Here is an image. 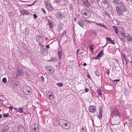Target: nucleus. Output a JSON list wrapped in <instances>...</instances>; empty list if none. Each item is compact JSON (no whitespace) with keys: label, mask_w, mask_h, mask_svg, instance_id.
I'll list each match as a JSON object with an SVG mask.
<instances>
[{"label":"nucleus","mask_w":132,"mask_h":132,"mask_svg":"<svg viewBox=\"0 0 132 132\" xmlns=\"http://www.w3.org/2000/svg\"><path fill=\"white\" fill-rule=\"evenodd\" d=\"M60 124L63 128L68 129L70 128V125L68 122L66 120L63 119L60 120Z\"/></svg>","instance_id":"nucleus-1"},{"label":"nucleus","mask_w":132,"mask_h":132,"mask_svg":"<svg viewBox=\"0 0 132 132\" xmlns=\"http://www.w3.org/2000/svg\"><path fill=\"white\" fill-rule=\"evenodd\" d=\"M82 17L84 18L88 19L91 15V12L88 10H82L81 11Z\"/></svg>","instance_id":"nucleus-2"},{"label":"nucleus","mask_w":132,"mask_h":132,"mask_svg":"<svg viewBox=\"0 0 132 132\" xmlns=\"http://www.w3.org/2000/svg\"><path fill=\"white\" fill-rule=\"evenodd\" d=\"M111 116L113 118L116 117L117 116L120 117V113L117 109L115 107L113 109L111 112Z\"/></svg>","instance_id":"nucleus-3"},{"label":"nucleus","mask_w":132,"mask_h":132,"mask_svg":"<svg viewBox=\"0 0 132 132\" xmlns=\"http://www.w3.org/2000/svg\"><path fill=\"white\" fill-rule=\"evenodd\" d=\"M23 92L27 95H30L31 93V89L28 86H24L23 89Z\"/></svg>","instance_id":"nucleus-4"},{"label":"nucleus","mask_w":132,"mask_h":132,"mask_svg":"<svg viewBox=\"0 0 132 132\" xmlns=\"http://www.w3.org/2000/svg\"><path fill=\"white\" fill-rule=\"evenodd\" d=\"M31 128L32 132H39V126L37 124H33L31 126Z\"/></svg>","instance_id":"nucleus-5"},{"label":"nucleus","mask_w":132,"mask_h":132,"mask_svg":"<svg viewBox=\"0 0 132 132\" xmlns=\"http://www.w3.org/2000/svg\"><path fill=\"white\" fill-rule=\"evenodd\" d=\"M119 5L120 8L123 12H126L127 11V9L126 7L125 4L122 2L120 1L119 3Z\"/></svg>","instance_id":"nucleus-6"},{"label":"nucleus","mask_w":132,"mask_h":132,"mask_svg":"<svg viewBox=\"0 0 132 132\" xmlns=\"http://www.w3.org/2000/svg\"><path fill=\"white\" fill-rule=\"evenodd\" d=\"M46 70L49 72V73L51 75H53L55 70L51 66H47L46 67Z\"/></svg>","instance_id":"nucleus-7"},{"label":"nucleus","mask_w":132,"mask_h":132,"mask_svg":"<svg viewBox=\"0 0 132 132\" xmlns=\"http://www.w3.org/2000/svg\"><path fill=\"white\" fill-rule=\"evenodd\" d=\"M45 6L47 9L51 11H52L53 9V7L52 6L49 1H47L45 2Z\"/></svg>","instance_id":"nucleus-8"},{"label":"nucleus","mask_w":132,"mask_h":132,"mask_svg":"<svg viewBox=\"0 0 132 132\" xmlns=\"http://www.w3.org/2000/svg\"><path fill=\"white\" fill-rule=\"evenodd\" d=\"M96 107L94 105H90L89 107V111L90 112L94 113L96 111Z\"/></svg>","instance_id":"nucleus-9"},{"label":"nucleus","mask_w":132,"mask_h":132,"mask_svg":"<svg viewBox=\"0 0 132 132\" xmlns=\"http://www.w3.org/2000/svg\"><path fill=\"white\" fill-rule=\"evenodd\" d=\"M116 11L117 13L120 15H122L123 14L122 11L120 8V7L117 6L116 7Z\"/></svg>","instance_id":"nucleus-10"},{"label":"nucleus","mask_w":132,"mask_h":132,"mask_svg":"<svg viewBox=\"0 0 132 132\" xmlns=\"http://www.w3.org/2000/svg\"><path fill=\"white\" fill-rule=\"evenodd\" d=\"M18 132H25V130L23 126L22 125H19L18 128Z\"/></svg>","instance_id":"nucleus-11"},{"label":"nucleus","mask_w":132,"mask_h":132,"mask_svg":"<svg viewBox=\"0 0 132 132\" xmlns=\"http://www.w3.org/2000/svg\"><path fill=\"white\" fill-rule=\"evenodd\" d=\"M20 12L21 14L23 15H28L29 14V13L28 12V11H27L25 9L20 10Z\"/></svg>","instance_id":"nucleus-12"},{"label":"nucleus","mask_w":132,"mask_h":132,"mask_svg":"<svg viewBox=\"0 0 132 132\" xmlns=\"http://www.w3.org/2000/svg\"><path fill=\"white\" fill-rule=\"evenodd\" d=\"M22 72L20 69H18L17 70V71L16 73V77H18L19 76H22Z\"/></svg>","instance_id":"nucleus-13"},{"label":"nucleus","mask_w":132,"mask_h":132,"mask_svg":"<svg viewBox=\"0 0 132 132\" xmlns=\"http://www.w3.org/2000/svg\"><path fill=\"white\" fill-rule=\"evenodd\" d=\"M9 127L7 125H5L3 128L2 129L1 132H7V130L9 129Z\"/></svg>","instance_id":"nucleus-14"},{"label":"nucleus","mask_w":132,"mask_h":132,"mask_svg":"<svg viewBox=\"0 0 132 132\" xmlns=\"http://www.w3.org/2000/svg\"><path fill=\"white\" fill-rule=\"evenodd\" d=\"M103 54V52L102 51H101L98 54L95 59H100Z\"/></svg>","instance_id":"nucleus-15"},{"label":"nucleus","mask_w":132,"mask_h":132,"mask_svg":"<svg viewBox=\"0 0 132 132\" xmlns=\"http://www.w3.org/2000/svg\"><path fill=\"white\" fill-rule=\"evenodd\" d=\"M102 110L101 108H100L99 111V114L97 117L99 119H101L102 117Z\"/></svg>","instance_id":"nucleus-16"},{"label":"nucleus","mask_w":132,"mask_h":132,"mask_svg":"<svg viewBox=\"0 0 132 132\" xmlns=\"http://www.w3.org/2000/svg\"><path fill=\"white\" fill-rule=\"evenodd\" d=\"M46 96L47 98L52 100L53 98V96L52 93L50 94L48 93L46 95Z\"/></svg>","instance_id":"nucleus-17"},{"label":"nucleus","mask_w":132,"mask_h":132,"mask_svg":"<svg viewBox=\"0 0 132 132\" xmlns=\"http://www.w3.org/2000/svg\"><path fill=\"white\" fill-rule=\"evenodd\" d=\"M84 5L88 7H89L90 6V3L87 0H85L84 2L83 3Z\"/></svg>","instance_id":"nucleus-18"},{"label":"nucleus","mask_w":132,"mask_h":132,"mask_svg":"<svg viewBox=\"0 0 132 132\" xmlns=\"http://www.w3.org/2000/svg\"><path fill=\"white\" fill-rule=\"evenodd\" d=\"M79 24L82 27H83L84 26V24L83 21L82 20H80L78 21Z\"/></svg>","instance_id":"nucleus-19"},{"label":"nucleus","mask_w":132,"mask_h":132,"mask_svg":"<svg viewBox=\"0 0 132 132\" xmlns=\"http://www.w3.org/2000/svg\"><path fill=\"white\" fill-rule=\"evenodd\" d=\"M37 41L38 42H42L43 41L42 38L41 36H38L36 39Z\"/></svg>","instance_id":"nucleus-20"},{"label":"nucleus","mask_w":132,"mask_h":132,"mask_svg":"<svg viewBox=\"0 0 132 132\" xmlns=\"http://www.w3.org/2000/svg\"><path fill=\"white\" fill-rule=\"evenodd\" d=\"M94 45L93 44H91L89 46V47L91 51L92 52H93V49L94 48Z\"/></svg>","instance_id":"nucleus-21"},{"label":"nucleus","mask_w":132,"mask_h":132,"mask_svg":"<svg viewBox=\"0 0 132 132\" xmlns=\"http://www.w3.org/2000/svg\"><path fill=\"white\" fill-rule=\"evenodd\" d=\"M127 40L128 41L132 42V37L130 35H128L127 37Z\"/></svg>","instance_id":"nucleus-22"},{"label":"nucleus","mask_w":132,"mask_h":132,"mask_svg":"<svg viewBox=\"0 0 132 132\" xmlns=\"http://www.w3.org/2000/svg\"><path fill=\"white\" fill-rule=\"evenodd\" d=\"M94 22L95 24L97 26H99L100 27H103L104 28H106V26L105 25L101 23H97V22Z\"/></svg>","instance_id":"nucleus-23"},{"label":"nucleus","mask_w":132,"mask_h":132,"mask_svg":"<svg viewBox=\"0 0 132 132\" xmlns=\"http://www.w3.org/2000/svg\"><path fill=\"white\" fill-rule=\"evenodd\" d=\"M106 40L110 42L111 44H114L115 42H113V41L109 37H107L106 38Z\"/></svg>","instance_id":"nucleus-24"},{"label":"nucleus","mask_w":132,"mask_h":132,"mask_svg":"<svg viewBox=\"0 0 132 132\" xmlns=\"http://www.w3.org/2000/svg\"><path fill=\"white\" fill-rule=\"evenodd\" d=\"M112 27L114 29L116 33L117 34H118V27L116 26H113Z\"/></svg>","instance_id":"nucleus-25"},{"label":"nucleus","mask_w":132,"mask_h":132,"mask_svg":"<svg viewBox=\"0 0 132 132\" xmlns=\"http://www.w3.org/2000/svg\"><path fill=\"white\" fill-rule=\"evenodd\" d=\"M59 58L60 59H61V57L63 55V53L62 51H59L58 52Z\"/></svg>","instance_id":"nucleus-26"},{"label":"nucleus","mask_w":132,"mask_h":132,"mask_svg":"<svg viewBox=\"0 0 132 132\" xmlns=\"http://www.w3.org/2000/svg\"><path fill=\"white\" fill-rule=\"evenodd\" d=\"M23 109L22 107L19 108L18 109V111L20 113H23L24 112Z\"/></svg>","instance_id":"nucleus-27"},{"label":"nucleus","mask_w":132,"mask_h":132,"mask_svg":"<svg viewBox=\"0 0 132 132\" xmlns=\"http://www.w3.org/2000/svg\"><path fill=\"white\" fill-rule=\"evenodd\" d=\"M120 34L122 36V37L124 38L125 39L126 38L125 33L123 31H121L120 32Z\"/></svg>","instance_id":"nucleus-28"},{"label":"nucleus","mask_w":132,"mask_h":132,"mask_svg":"<svg viewBox=\"0 0 132 132\" xmlns=\"http://www.w3.org/2000/svg\"><path fill=\"white\" fill-rule=\"evenodd\" d=\"M96 92H97L99 95H102V93L101 91L99 89H98L96 91Z\"/></svg>","instance_id":"nucleus-29"},{"label":"nucleus","mask_w":132,"mask_h":132,"mask_svg":"<svg viewBox=\"0 0 132 132\" xmlns=\"http://www.w3.org/2000/svg\"><path fill=\"white\" fill-rule=\"evenodd\" d=\"M110 6V4L109 3H107L106 4L104 5L103 6L106 9L108 8Z\"/></svg>","instance_id":"nucleus-30"},{"label":"nucleus","mask_w":132,"mask_h":132,"mask_svg":"<svg viewBox=\"0 0 132 132\" xmlns=\"http://www.w3.org/2000/svg\"><path fill=\"white\" fill-rule=\"evenodd\" d=\"M119 0H114L113 2V3L114 4H117L119 5Z\"/></svg>","instance_id":"nucleus-31"},{"label":"nucleus","mask_w":132,"mask_h":132,"mask_svg":"<svg viewBox=\"0 0 132 132\" xmlns=\"http://www.w3.org/2000/svg\"><path fill=\"white\" fill-rule=\"evenodd\" d=\"M56 15L58 17H60L61 16V13L59 12H57L56 13Z\"/></svg>","instance_id":"nucleus-32"},{"label":"nucleus","mask_w":132,"mask_h":132,"mask_svg":"<svg viewBox=\"0 0 132 132\" xmlns=\"http://www.w3.org/2000/svg\"><path fill=\"white\" fill-rule=\"evenodd\" d=\"M57 85L59 87H62L63 86V84L61 82H59L57 83Z\"/></svg>","instance_id":"nucleus-33"},{"label":"nucleus","mask_w":132,"mask_h":132,"mask_svg":"<svg viewBox=\"0 0 132 132\" xmlns=\"http://www.w3.org/2000/svg\"><path fill=\"white\" fill-rule=\"evenodd\" d=\"M81 132H87L86 129V128L82 127L81 128Z\"/></svg>","instance_id":"nucleus-34"},{"label":"nucleus","mask_w":132,"mask_h":132,"mask_svg":"<svg viewBox=\"0 0 132 132\" xmlns=\"http://www.w3.org/2000/svg\"><path fill=\"white\" fill-rule=\"evenodd\" d=\"M2 81L5 83H6V78H4L2 79Z\"/></svg>","instance_id":"nucleus-35"},{"label":"nucleus","mask_w":132,"mask_h":132,"mask_svg":"<svg viewBox=\"0 0 132 132\" xmlns=\"http://www.w3.org/2000/svg\"><path fill=\"white\" fill-rule=\"evenodd\" d=\"M9 116V114L8 113L6 114L5 113H4L3 115V117H4L6 118L8 117Z\"/></svg>","instance_id":"nucleus-36"},{"label":"nucleus","mask_w":132,"mask_h":132,"mask_svg":"<svg viewBox=\"0 0 132 132\" xmlns=\"http://www.w3.org/2000/svg\"><path fill=\"white\" fill-rule=\"evenodd\" d=\"M103 5L106 4L108 3L107 0H103Z\"/></svg>","instance_id":"nucleus-37"},{"label":"nucleus","mask_w":132,"mask_h":132,"mask_svg":"<svg viewBox=\"0 0 132 132\" xmlns=\"http://www.w3.org/2000/svg\"><path fill=\"white\" fill-rule=\"evenodd\" d=\"M8 108L12 111L13 109V107L12 106H9L8 107Z\"/></svg>","instance_id":"nucleus-38"},{"label":"nucleus","mask_w":132,"mask_h":132,"mask_svg":"<svg viewBox=\"0 0 132 132\" xmlns=\"http://www.w3.org/2000/svg\"><path fill=\"white\" fill-rule=\"evenodd\" d=\"M120 80V79H116V80H112V81H113V82H118V81H119Z\"/></svg>","instance_id":"nucleus-39"},{"label":"nucleus","mask_w":132,"mask_h":132,"mask_svg":"<svg viewBox=\"0 0 132 132\" xmlns=\"http://www.w3.org/2000/svg\"><path fill=\"white\" fill-rule=\"evenodd\" d=\"M40 78H41V79H42V81H44V77L43 76H41L40 77Z\"/></svg>","instance_id":"nucleus-40"},{"label":"nucleus","mask_w":132,"mask_h":132,"mask_svg":"<svg viewBox=\"0 0 132 132\" xmlns=\"http://www.w3.org/2000/svg\"><path fill=\"white\" fill-rule=\"evenodd\" d=\"M48 24L49 25V26L50 27H51V25H52L50 21H49L48 22Z\"/></svg>","instance_id":"nucleus-41"},{"label":"nucleus","mask_w":132,"mask_h":132,"mask_svg":"<svg viewBox=\"0 0 132 132\" xmlns=\"http://www.w3.org/2000/svg\"><path fill=\"white\" fill-rule=\"evenodd\" d=\"M33 16H34V19H36V18L37 17V15L36 14H33Z\"/></svg>","instance_id":"nucleus-42"},{"label":"nucleus","mask_w":132,"mask_h":132,"mask_svg":"<svg viewBox=\"0 0 132 132\" xmlns=\"http://www.w3.org/2000/svg\"><path fill=\"white\" fill-rule=\"evenodd\" d=\"M84 90L85 92H87L88 91L89 89L88 88H86Z\"/></svg>","instance_id":"nucleus-43"},{"label":"nucleus","mask_w":132,"mask_h":132,"mask_svg":"<svg viewBox=\"0 0 132 132\" xmlns=\"http://www.w3.org/2000/svg\"><path fill=\"white\" fill-rule=\"evenodd\" d=\"M50 45L49 44L47 45L46 46V47L47 48H50Z\"/></svg>","instance_id":"nucleus-44"},{"label":"nucleus","mask_w":132,"mask_h":132,"mask_svg":"<svg viewBox=\"0 0 132 132\" xmlns=\"http://www.w3.org/2000/svg\"><path fill=\"white\" fill-rule=\"evenodd\" d=\"M43 11V12L45 14H46V11L44 10L43 9H42Z\"/></svg>","instance_id":"nucleus-45"},{"label":"nucleus","mask_w":132,"mask_h":132,"mask_svg":"<svg viewBox=\"0 0 132 132\" xmlns=\"http://www.w3.org/2000/svg\"><path fill=\"white\" fill-rule=\"evenodd\" d=\"M84 21L86 22H88V23H91V21H88L87 20H85Z\"/></svg>","instance_id":"nucleus-46"},{"label":"nucleus","mask_w":132,"mask_h":132,"mask_svg":"<svg viewBox=\"0 0 132 132\" xmlns=\"http://www.w3.org/2000/svg\"><path fill=\"white\" fill-rule=\"evenodd\" d=\"M83 65L84 66H86L87 64L86 63H84L83 64Z\"/></svg>","instance_id":"nucleus-47"},{"label":"nucleus","mask_w":132,"mask_h":132,"mask_svg":"<svg viewBox=\"0 0 132 132\" xmlns=\"http://www.w3.org/2000/svg\"><path fill=\"white\" fill-rule=\"evenodd\" d=\"M79 49H78L77 51V54H78V52L79 51Z\"/></svg>","instance_id":"nucleus-48"},{"label":"nucleus","mask_w":132,"mask_h":132,"mask_svg":"<svg viewBox=\"0 0 132 132\" xmlns=\"http://www.w3.org/2000/svg\"><path fill=\"white\" fill-rule=\"evenodd\" d=\"M87 77L88 78H90V75H87Z\"/></svg>","instance_id":"nucleus-49"},{"label":"nucleus","mask_w":132,"mask_h":132,"mask_svg":"<svg viewBox=\"0 0 132 132\" xmlns=\"http://www.w3.org/2000/svg\"><path fill=\"white\" fill-rule=\"evenodd\" d=\"M83 53V52H81V53H79L78 54H81L82 53Z\"/></svg>","instance_id":"nucleus-50"},{"label":"nucleus","mask_w":132,"mask_h":132,"mask_svg":"<svg viewBox=\"0 0 132 132\" xmlns=\"http://www.w3.org/2000/svg\"><path fill=\"white\" fill-rule=\"evenodd\" d=\"M2 117V116L0 114V118H1Z\"/></svg>","instance_id":"nucleus-51"},{"label":"nucleus","mask_w":132,"mask_h":132,"mask_svg":"<svg viewBox=\"0 0 132 132\" xmlns=\"http://www.w3.org/2000/svg\"><path fill=\"white\" fill-rule=\"evenodd\" d=\"M97 2H99L100 1V0H96Z\"/></svg>","instance_id":"nucleus-52"},{"label":"nucleus","mask_w":132,"mask_h":132,"mask_svg":"<svg viewBox=\"0 0 132 132\" xmlns=\"http://www.w3.org/2000/svg\"><path fill=\"white\" fill-rule=\"evenodd\" d=\"M131 63H132V60L131 61Z\"/></svg>","instance_id":"nucleus-53"},{"label":"nucleus","mask_w":132,"mask_h":132,"mask_svg":"<svg viewBox=\"0 0 132 132\" xmlns=\"http://www.w3.org/2000/svg\"><path fill=\"white\" fill-rule=\"evenodd\" d=\"M91 3H92L93 4V2H91Z\"/></svg>","instance_id":"nucleus-54"},{"label":"nucleus","mask_w":132,"mask_h":132,"mask_svg":"<svg viewBox=\"0 0 132 132\" xmlns=\"http://www.w3.org/2000/svg\"><path fill=\"white\" fill-rule=\"evenodd\" d=\"M1 109H0V112L1 111Z\"/></svg>","instance_id":"nucleus-55"},{"label":"nucleus","mask_w":132,"mask_h":132,"mask_svg":"<svg viewBox=\"0 0 132 132\" xmlns=\"http://www.w3.org/2000/svg\"><path fill=\"white\" fill-rule=\"evenodd\" d=\"M75 19H75H76V18H75V19Z\"/></svg>","instance_id":"nucleus-56"},{"label":"nucleus","mask_w":132,"mask_h":132,"mask_svg":"<svg viewBox=\"0 0 132 132\" xmlns=\"http://www.w3.org/2000/svg\"><path fill=\"white\" fill-rule=\"evenodd\" d=\"M131 2H132V1H131Z\"/></svg>","instance_id":"nucleus-57"},{"label":"nucleus","mask_w":132,"mask_h":132,"mask_svg":"<svg viewBox=\"0 0 132 132\" xmlns=\"http://www.w3.org/2000/svg\"><path fill=\"white\" fill-rule=\"evenodd\" d=\"M60 1L61 0H59Z\"/></svg>","instance_id":"nucleus-58"}]
</instances>
